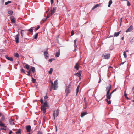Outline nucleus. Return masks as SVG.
<instances>
[{
  "label": "nucleus",
  "mask_w": 134,
  "mask_h": 134,
  "mask_svg": "<svg viewBox=\"0 0 134 134\" xmlns=\"http://www.w3.org/2000/svg\"><path fill=\"white\" fill-rule=\"evenodd\" d=\"M111 88V85L110 84H108L106 88V91H107L106 93V98L110 99L111 98V96L112 94L114 92L113 91L109 94Z\"/></svg>",
  "instance_id": "f257e3e1"
},
{
  "label": "nucleus",
  "mask_w": 134,
  "mask_h": 134,
  "mask_svg": "<svg viewBox=\"0 0 134 134\" xmlns=\"http://www.w3.org/2000/svg\"><path fill=\"white\" fill-rule=\"evenodd\" d=\"M57 80H55L53 83L52 81H50V83L51 84L50 85V90L51 91L52 89L53 88L54 90H55L58 87V83L57 82Z\"/></svg>",
  "instance_id": "f03ea898"
},
{
  "label": "nucleus",
  "mask_w": 134,
  "mask_h": 134,
  "mask_svg": "<svg viewBox=\"0 0 134 134\" xmlns=\"http://www.w3.org/2000/svg\"><path fill=\"white\" fill-rule=\"evenodd\" d=\"M71 85L70 84H69L68 86L66 87L65 89V92L66 93V96H67L69 93H70L71 92Z\"/></svg>",
  "instance_id": "7ed1b4c3"
},
{
  "label": "nucleus",
  "mask_w": 134,
  "mask_h": 134,
  "mask_svg": "<svg viewBox=\"0 0 134 134\" xmlns=\"http://www.w3.org/2000/svg\"><path fill=\"white\" fill-rule=\"evenodd\" d=\"M102 57H104L105 59H108L110 57V55L109 54L105 53L103 54Z\"/></svg>",
  "instance_id": "20e7f679"
},
{
  "label": "nucleus",
  "mask_w": 134,
  "mask_h": 134,
  "mask_svg": "<svg viewBox=\"0 0 134 134\" xmlns=\"http://www.w3.org/2000/svg\"><path fill=\"white\" fill-rule=\"evenodd\" d=\"M82 71L81 70L79 71L77 73L75 74L74 75L76 76H78L79 79H81V73H82Z\"/></svg>",
  "instance_id": "39448f33"
},
{
  "label": "nucleus",
  "mask_w": 134,
  "mask_h": 134,
  "mask_svg": "<svg viewBox=\"0 0 134 134\" xmlns=\"http://www.w3.org/2000/svg\"><path fill=\"white\" fill-rule=\"evenodd\" d=\"M59 114V110L58 109H57L56 111H54L53 113V116L54 118L55 119V116L57 117Z\"/></svg>",
  "instance_id": "423d86ee"
},
{
  "label": "nucleus",
  "mask_w": 134,
  "mask_h": 134,
  "mask_svg": "<svg viewBox=\"0 0 134 134\" xmlns=\"http://www.w3.org/2000/svg\"><path fill=\"white\" fill-rule=\"evenodd\" d=\"M133 29V26L132 25H131L130 27L126 30V32L127 33L131 32L132 30Z\"/></svg>",
  "instance_id": "0eeeda50"
},
{
  "label": "nucleus",
  "mask_w": 134,
  "mask_h": 134,
  "mask_svg": "<svg viewBox=\"0 0 134 134\" xmlns=\"http://www.w3.org/2000/svg\"><path fill=\"white\" fill-rule=\"evenodd\" d=\"M56 7L53 8L51 10V15H52L54 13L55 11L56 10Z\"/></svg>",
  "instance_id": "6e6552de"
},
{
  "label": "nucleus",
  "mask_w": 134,
  "mask_h": 134,
  "mask_svg": "<svg viewBox=\"0 0 134 134\" xmlns=\"http://www.w3.org/2000/svg\"><path fill=\"white\" fill-rule=\"evenodd\" d=\"M41 111L43 112L44 113H45L46 112V108L45 107H44L41 106Z\"/></svg>",
  "instance_id": "1a4fd4ad"
},
{
  "label": "nucleus",
  "mask_w": 134,
  "mask_h": 134,
  "mask_svg": "<svg viewBox=\"0 0 134 134\" xmlns=\"http://www.w3.org/2000/svg\"><path fill=\"white\" fill-rule=\"evenodd\" d=\"M19 34H18L16 35V37L15 38V40L17 43H19Z\"/></svg>",
  "instance_id": "9d476101"
},
{
  "label": "nucleus",
  "mask_w": 134,
  "mask_h": 134,
  "mask_svg": "<svg viewBox=\"0 0 134 134\" xmlns=\"http://www.w3.org/2000/svg\"><path fill=\"white\" fill-rule=\"evenodd\" d=\"M9 122L10 124L11 125L15 124V123L14 122V120L12 118L9 119Z\"/></svg>",
  "instance_id": "9b49d317"
},
{
  "label": "nucleus",
  "mask_w": 134,
  "mask_h": 134,
  "mask_svg": "<svg viewBox=\"0 0 134 134\" xmlns=\"http://www.w3.org/2000/svg\"><path fill=\"white\" fill-rule=\"evenodd\" d=\"M5 57L6 58L8 59V60L12 61H13V58L11 57H9L7 55H6L5 56Z\"/></svg>",
  "instance_id": "f8f14e48"
},
{
  "label": "nucleus",
  "mask_w": 134,
  "mask_h": 134,
  "mask_svg": "<svg viewBox=\"0 0 134 134\" xmlns=\"http://www.w3.org/2000/svg\"><path fill=\"white\" fill-rule=\"evenodd\" d=\"M26 129L27 132H30L31 129V126L30 125H28L26 126Z\"/></svg>",
  "instance_id": "ddd939ff"
},
{
  "label": "nucleus",
  "mask_w": 134,
  "mask_h": 134,
  "mask_svg": "<svg viewBox=\"0 0 134 134\" xmlns=\"http://www.w3.org/2000/svg\"><path fill=\"white\" fill-rule=\"evenodd\" d=\"M79 66H80L78 63H77L74 66V68L76 69L77 70H79Z\"/></svg>",
  "instance_id": "4468645a"
},
{
  "label": "nucleus",
  "mask_w": 134,
  "mask_h": 134,
  "mask_svg": "<svg viewBox=\"0 0 134 134\" xmlns=\"http://www.w3.org/2000/svg\"><path fill=\"white\" fill-rule=\"evenodd\" d=\"M10 18L11 19V21L13 23H15L16 21V19L13 16H12L10 17Z\"/></svg>",
  "instance_id": "2eb2a0df"
},
{
  "label": "nucleus",
  "mask_w": 134,
  "mask_h": 134,
  "mask_svg": "<svg viewBox=\"0 0 134 134\" xmlns=\"http://www.w3.org/2000/svg\"><path fill=\"white\" fill-rule=\"evenodd\" d=\"M42 106L45 107H48V105L47 104V102L46 101H45L43 105Z\"/></svg>",
  "instance_id": "dca6fc26"
},
{
  "label": "nucleus",
  "mask_w": 134,
  "mask_h": 134,
  "mask_svg": "<svg viewBox=\"0 0 134 134\" xmlns=\"http://www.w3.org/2000/svg\"><path fill=\"white\" fill-rule=\"evenodd\" d=\"M13 13V11L12 10H10V9H9L8 10V13L9 16L12 15Z\"/></svg>",
  "instance_id": "f3484780"
},
{
  "label": "nucleus",
  "mask_w": 134,
  "mask_h": 134,
  "mask_svg": "<svg viewBox=\"0 0 134 134\" xmlns=\"http://www.w3.org/2000/svg\"><path fill=\"white\" fill-rule=\"evenodd\" d=\"M60 49H59L58 50V52H57L55 54V56L58 57L60 55Z\"/></svg>",
  "instance_id": "a211bd4d"
},
{
  "label": "nucleus",
  "mask_w": 134,
  "mask_h": 134,
  "mask_svg": "<svg viewBox=\"0 0 134 134\" xmlns=\"http://www.w3.org/2000/svg\"><path fill=\"white\" fill-rule=\"evenodd\" d=\"M44 55L46 57H48V52L47 51H44Z\"/></svg>",
  "instance_id": "6ab92c4d"
},
{
  "label": "nucleus",
  "mask_w": 134,
  "mask_h": 134,
  "mask_svg": "<svg viewBox=\"0 0 134 134\" xmlns=\"http://www.w3.org/2000/svg\"><path fill=\"white\" fill-rule=\"evenodd\" d=\"M120 31H119L118 32H115L114 34V37H117L118 36L119 34L120 33Z\"/></svg>",
  "instance_id": "aec40b11"
},
{
  "label": "nucleus",
  "mask_w": 134,
  "mask_h": 134,
  "mask_svg": "<svg viewBox=\"0 0 134 134\" xmlns=\"http://www.w3.org/2000/svg\"><path fill=\"white\" fill-rule=\"evenodd\" d=\"M77 40V39H76L75 40H74V47L75 48H76V47H77V46L76 45V42Z\"/></svg>",
  "instance_id": "412c9836"
},
{
  "label": "nucleus",
  "mask_w": 134,
  "mask_h": 134,
  "mask_svg": "<svg viewBox=\"0 0 134 134\" xmlns=\"http://www.w3.org/2000/svg\"><path fill=\"white\" fill-rule=\"evenodd\" d=\"M5 119V118L4 115H2L0 119V121H3Z\"/></svg>",
  "instance_id": "4be33fe9"
},
{
  "label": "nucleus",
  "mask_w": 134,
  "mask_h": 134,
  "mask_svg": "<svg viewBox=\"0 0 134 134\" xmlns=\"http://www.w3.org/2000/svg\"><path fill=\"white\" fill-rule=\"evenodd\" d=\"M2 121H0V126H3L4 127H6V126H4V124L2 122Z\"/></svg>",
  "instance_id": "5701e85b"
},
{
  "label": "nucleus",
  "mask_w": 134,
  "mask_h": 134,
  "mask_svg": "<svg viewBox=\"0 0 134 134\" xmlns=\"http://www.w3.org/2000/svg\"><path fill=\"white\" fill-rule=\"evenodd\" d=\"M87 114L86 112H82L81 114V117H83L84 115H85Z\"/></svg>",
  "instance_id": "b1692460"
},
{
  "label": "nucleus",
  "mask_w": 134,
  "mask_h": 134,
  "mask_svg": "<svg viewBox=\"0 0 134 134\" xmlns=\"http://www.w3.org/2000/svg\"><path fill=\"white\" fill-rule=\"evenodd\" d=\"M21 129H19L16 132V134H20L21 133Z\"/></svg>",
  "instance_id": "393cba45"
},
{
  "label": "nucleus",
  "mask_w": 134,
  "mask_h": 134,
  "mask_svg": "<svg viewBox=\"0 0 134 134\" xmlns=\"http://www.w3.org/2000/svg\"><path fill=\"white\" fill-rule=\"evenodd\" d=\"M109 100L107 98L106 99H105V101H106V102L109 104H110L111 103V102L110 100Z\"/></svg>",
  "instance_id": "a878e982"
},
{
  "label": "nucleus",
  "mask_w": 134,
  "mask_h": 134,
  "mask_svg": "<svg viewBox=\"0 0 134 134\" xmlns=\"http://www.w3.org/2000/svg\"><path fill=\"white\" fill-rule=\"evenodd\" d=\"M112 0H110L109 1V3H108V7H110V6L112 4Z\"/></svg>",
  "instance_id": "bb28decb"
},
{
  "label": "nucleus",
  "mask_w": 134,
  "mask_h": 134,
  "mask_svg": "<svg viewBox=\"0 0 134 134\" xmlns=\"http://www.w3.org/2000/svg\"><path fill=\"white\" fill-rule=\"evenodd\" d=\"M31 70L33 73H34L35 71V68L34 67H32Z\"/></svg>",
  "instance_id": "cd10ccee"
},
{
  "label": "nucleus",
  "mask_w": 134,
  "mask_h": 134,
  "mask_svg": "<svg viewBox=\"0 0 134 134\" xmlns=\"http://www.w3.org/2000/svg\"><path fill=\"white\" fill-rule=\"evenodd\" d=\"M38 35V33H37L34 35V38L36 39L37 38V36Z\"/></svg>",
  "instance_id": "c85d7f7f"
},
{
  "label": "nucleus",
  "mask_w": 134,
  "mask_h": 134,
  "mask_svg": "<svg viewBox=\"0 0 134 134\" xmlns=\"http://www.w3.org/2000/svg\"><path fill=\"white\" fill-rule=\"evenodd\" d=\"M99 6V4H97L95 5L92 9V10H93L94 9L97 8V7Z\"/></svg>",
  "instance_id": "c756f323"
},
{
  "label": "nucleus",
  "mask_w": 134,
  "mask_h": 134,
  "mask_svg": "<svg viewBox=\"0 0 134 134\" xmlns=\"http://www.w3.org/2000/svg\"><path fill=\"white\" fill-rule=\"evenodd\" d=\"M53 69L52 68H51L50 69V70L48 72L50 74H51L53 72Z\"/></svg>",
  "instance_id": "7c9ffc66"
},
{
  "label": "nucleus",
  "mask_w": 134,
  "mask_h": 134,
  "mask_svg": "<svg viewBox=\"0 0 134 134\" xmlns=\"http://www.w3.org/2000/svg\"><path fill=\"white\" fill-rule=\"evenodd\" d=\"M25 68L29 70V65L27 64H26L25 66Z\"/></svg>",
  "instance_id": "2f4dec72"
},
{
  "label": "nucleus",
  "mask_w": 134,
  "mask_h": 134,
  "mask_svg": "<svg viewBox=\"0 0 134 134\" xmlns=\"http://www.w3.org/2000/svg\"><path fill=\"white\" fill-rule=\"evenodd\" d=\"M11 3V1H8L7 2H5V4L7 5L9 3Z\"/></svg>",
  "instance_id": "473e14b6"
},
{
  "label": "nucleus",
  "mask_w": 134,
  "mask_h": 134,
  "mask_svg": "<svg viewBox=\"0 0 134 134\" xmlns=\"http://www.w3.org/2000/svg\"><path fill=\"white\" fill-rule=\"evenodd\" d=\"M126 91H125V92H124V96L127 99H129V98H128V97H127V94L126 93Z\"/></svg>",
  "instance_id": "72a5a7b5"
},
{
  "label": "nucleus",
  "mask_w": 134,
  "mask_h": 134,
  "mask_svg": "<svg viewBox=\"0 0 134 134\" xmlns=\"http://www.w3.org/2000/svg\"><path fill=\"white\" fill-rule=\"evenodd\" d=\"M123 55L125 58H126L127 57V55L125 52H124Z\"/></svg>",
  "instance_id": "f704fd0d"
},
{
  "label": "nucleus",
  "mask_w": 134,
  "mask_h": 134,
  "mask_svg": "<svg viewBox=\"0 0 134 134\" xmlns=\"http://www.w3.org/2000/svg\"><path fill=\"white\" fill-rule=\"evenodd\" d=\"M29 32H33V29H32V28H31L28 30Z\"/></svg>",
  "instance_id": "c9c22d12"
},
{
  "label": "nucleus",
  "mask_w": 134,
  "mask_h": 134,
  "mask_svg": "<svg viewBox=\"0 0 134 134\" xmlns=\"http://www.w3.org/2000/svg\"><path fill=\"white\" fill-rule=\"evenodd\" d=\"M21 72L25 73V71L24 69H21Z\"/></svg>",
  "instance_id": "e433bc0d"
},
{
  "label": "nucleus",
  "mask_w": 134,
  "mask_h": 134,
  "mask_svg": "<svg viewBox=\"0 0 134 134\" xmlns=\"http://www.w3.org/2000/svg\"><path fill=\"white\" fill-rule=\"evenodd\" d=\"M36 80L35 79L32 78V81L33 83H35L36 82Z\"/></svg>",
  "instance_id": "4c0bfd02"
},
{
  "label": "nucleus",
  "mask_w": 134,
  "mask_h": 134,
  "mask_svg": "<svg viewBox=\"0 0 134 134\" xmlns=\"http://www.w3.org/2000/svg\"><path fill=\"white\" fill-rule=\"evenodd\" d=\"M79 86H78L77 87V89H76V94H77L78 92H79Z\"/></svg>",
  "instance_id": "58836bf2"
},
{
  "label": "nucleus",
  "mask_w": 134,
  "mask_h": 134,
  "mask_svg": "<svg viewBox=\"0 0 134 134\" xmlns=\"http://www.w3.org/2000/svg\"><path fill=\"white\" fill-rule=\"evenodd\" d=\"M14 56L18 58L19 56V55L18 53H16L15 54Z\"/></svg>",
  "instance_id": "ea45409f"
},
{
  "label": "nucleus",
  "mask_w": 134,
  "mask_h": 134,
  "mask_svg": "<svg viewBox=\"0 0 134 134\" xmlns=\"http://www.w3.org/2000/svg\"><path fill=\"white\" fill-rule=\"evenodd\" d=\"M24 30H21V36L22 37L23 36V34H24L23 33H24Z\"/></svg>",
  "instance_id": "a19ab883"
},
{
  "label": "nucleus",
  "mask_w": 134,
  "mask_h": 134,
  "mask_svg": "<svg viewBox=\"0 0 134 134\" xmlns=\"http://www.w3.org/2000/svg\"><path fill=\"white\" fill-rule=\"evenodd\" d=\"M27 72L28 73V74H27V75L28 76H30V70L29 71H27Z\"/></svg>",
  "instance_id": "79ce46f5"
},
{
  "label": "nucleus",
  "mask_w": 134,
  "mask_h": 134,
  "mask_svg": "<svg viewBox=\"0 0 134 134\" xmlns=\"http://www.w3.org/2000/svg\"><path fill=\"white\" fill-rule=\"evenodd\" d=\"M54 59L53 58L49 60V62H51L52 61L54 60Z\"/></svg>",
  "instance_id": "37998d69"
},
{
  "label": "nucleus",
  "mask_w": 134,
  "mask_h": 134,
  "mask_svg": "<svg viewBox=\"0 0 134 134\" xmlns=\"http://www.w3.org/2000/svg\"><path fill=\"white\" fill-rule=\"evenodd\" d=\"M127 5L128 6H130V4L129 1H127Z\"/></svg>",
  "instance_id": "c03bdc74"
},
{
  "label": "nucleus",
  "mask_w": 134,
  "mask_h": 134,
  "mask_svg": "<svg viewBox=\"0 0 134 134\" xmlns=\"http://www.w3.org/2000/svg\"><path fill=\"white\" fill-rule=\"evenodd\" d=\"M50 17V14L49 13H48L47 14V17H46L47 19L49 18Z\"/></svg>",
  "instance_id": "a18cd8bd"
},
{
  "label": "nucleus",
  "mask_w": 134,
  "mask_h": 134,
  "mask_svg": "<svg viewBox=\"0 0 134 134\" xmlns=\"http://www.w3.org/2000/svg\"><path fill=\"white\" fill-rule=\"evenodd\" d=\"M47 19V18H44L42 19V21H43V23H44V22Z\"/></svg>",
  "instance_id": "49530a36"
},
{
  "label": "nucleus",
  "mask_w": 134,
  "mask_h": 134,
  "mask_svg": "<svg viewBox=\"0 0 134 134\" xmlns=\"http://www.w3.org/2000/svg\"><path fill=\"white\" fill-rule=\"evenodd\" d=\"M74 34V31L73 30H72L71 32V36H72Z\"/></svg>",
  "instance_id": "de8ad7c7"
},
{
  "label": "nucleus",
  "mask_w": 134,
  "mask_h": 134,
  "mask_svg": "<svg viewBox=\"0 0 134 134\" xmlns=\"http://www.w3.org/2000/svg\"><path fill=\"white\" fill-rule=\"evenodd\" d=\"M5 128L6 127H4V128H1V130H4L6 131V129H5Z\"/></svg>",
  "instance_id": "09e8293b"
},
{
  "label": "nucleus",
  "mask_w": 134,
  "mask_h": 134,
  "mask_svg": "<svg viewBox=\"0 0 134 134\" xmlns=\"http://www.w3.org/2000/svg\"><path fill=\"white\" fill-rule=\"evenodd\" d=\"M41 103V104L43 103V100L42 99H41L40 100Z\"/></svg>",
  "instance_id": "8fccbe9b"
},
{
  "label": "nucleus",
  "mask_w": 134,
  "mask_h": 134,
  "mask_svg": "<svg viewBox=\"0 0 134 134\" xmlns=\"http://www.w3.org/2000/svg\"><path fill=\"white\" fill-rule=\"evenodd\" d=\"M40 26L39 25L37 27V28H35V29L36 30H37L38 29H39L40 28Z\"/></svg>",
  "instance_id": "3c124183"
},
{
  "label": "nucleus",
  "mask_w": 134,
  "mask_h": 134,
  "mask_svg": "<svg viewBox=\"0 0 134 134\" xmlns=\"http://www.w3.org/2000/svg\"><path fill=\"white\" fill-rule=\"evenodd\" d=\"M38 134H42V133L41 131H39L38 132Z\"/></svg>",
  "instance_id": "603ef678"
},
{
  "label": "nucleus",
  "mask_w": 134,
  "mask_h": 134,
  "mask_svg": "<svg viewBox=\"0 0 134 134\" xmlns=\"http://www.w3.org/2000/svg\"><path fill=\"white\" fill-rule=\"evenodd\" d=\"M85 99H86V98H84V100H85V104L86 105L87 104V102H86V100H85Z\"/></svg>",
  "instance_id": "864d4df0"
},
{
  "label": "nucleus",
  "mask_w": 134,
  "mask_h": 134,
  "mask_svg": "<svg viewBox=\"0 0 134 134\" xmlns=\"http://www.w3.org/2000/svg\"><path fill=\"white\" fill-rule=\"evenodd\" d=\"M53 0H51V4H52L53 3Z\"/></svg>",
  "instance_id": "5fc2aeb1"
},
{
  "label": "nucleus",
  "mask_w": 134,
  "mask_h": 134,
  "mask_svg": "<svg viewBox=\"0 0 134 134\" xmlns=\"http://www.w3.org/2000/svg\"><path fill=\"white\" fill-rule=\"evenodd\" d=\"M48 98V97L47 96H46L44 97V98L45 99H46Z\"/></svg>",
  "instance_id": "6e6d98bb"
},
{
  "label": "nucleus",
  "mask_w": 134,
  "mask_h": 134,
  "mask_svg": "<svg viewBox=\"0 0 134 134\" xmlns=\"http://www.w3.org/2000/svg\"><path fill=\"white\" fill-rule=\"evenodd\" d=\"M12 131L11 130L9 132V134H11L12 133Z\"/></svg>",
  "instance_id": "4d7b16f0"
},
{
  "label": "nucleus",
  "mask_w": 134,
  "mask_h": 134,
  "mask_svg": "<svg viewBox=\"0 0 134 134\" xmlns=\"http://www.w3.org/2000/svg\"><path fill=\"white\" fill-rule=\"evenodd\" d=\"M125 62H122L121 64H120V65H123V64Z\"/></svg>",
  "instance_id": "13d9d810"
},
{
  "label": "nucleus",
  "mask_w": 134,
  "mask_h": 134,
  "mask_svg": "<svg viewBox=\"0 0 134 134\" xmlns=\"http://www.w3.org/2000/svg\"><path fill=\"white\" fill-rule=\"evenodd\" d=\"M116 88L115 89H114V90H113V92H114L116 91Z\"/></svg>",
  "instance_id": "bf43d9fd"
},
{
  "label": "nucleus",
  "mask_w": 134,
  "mask_h": 134,
  "mask_svg": "<svg viewBox=\"0 0 134 134\" xmlns=\"http://www.w3.org/2000/svg\"><path fill=\"white\" fill-rule=\"evenodd\" d=\"M101 81V79L100 78L99 79V82H98L99 83H100V82Z\"/></svg>",
  "instance_id": "052dcab7"
},
{
  "label": "nucleus",
  "mask_w": 134,
  "mask_h": 134,
  "mask_svg": "<svg viewBox=\"0 0 134 134\" xmlns=\"http://www.w3.org/2000/svg\"><path fill=\"white\" fill-rule=\"evenodd\" d=\"M122 18H121L120 19V21H121V22L122 21Z\"/></svg>",
  "instance_id": "680f3d73"
},
{
  "label": "nucleus",
  "mask_w": 134,
  "mask_h": 134,
  "mask_svg": "<svg viewBox=\"0 0 134 134\" xmlns=\"http://www.w3.org/2000/svg\"><path fill=\"white\" fill-rule=\"evenodd\" d=\"M132 90L133 91L134 90V87L133 88Z\"/></svg>",
  "instance_id": "e2e57ef3"
},
{
  "label": "nucleus",
  "mask_w": 134,
  "mask_h": 134,
  "mask_svg": "<svg viewBox=\"0 0 134 134\" xmlns=\"http://www.w3.org/2000/svg\"><path fill=\"white\" fill-rule=\"evenodd\" d=\"M128 51H129L128 50H126V52H128Z\"/></svg>",
  "instance_id": "0e129e2a"
},
{
  "label": "nucleus",
  "mask_w": 134,
  "mask_h": 134,
  "mask_svg": "<svg viewBox=\"0 0 134 134\" xmlns=\"http://www.w3.org/2000/svg\"><path fill=\"white\" fill-rule=\"evenodd\" d=\"M124 37H122V40H123V39H124Z\"/></svg>",
  "instance_id": "69168bd1"
},
{
  "label": "nucleus",
  "mask_w": 134,
  "mask_h": 134,
  "mask_svg": "<svg viewBox=\"0 0 134 134\" xmlns=\"http://www.w3.org/2000/svg\"><path fill=\"white\" fill-rule=\"evenodd\" d=\"M0 116H1L2 115V114H1V113H0Z\"/></svg>",
  "instance_id": "338daca9"
},
{
  "label": "nucleus",
  "mask_w": 134,
  "mask_h": 134,
  "mask_svg": "<svg viewBox=\"0 0 134 134\" xmlns=\"http://www.w3.org/2000/svg\"><path fill=\"white\" fill-rule=\"evenodd\" d=\"M85 108V109H86V107H85V108Z\"/></svg>",
  "instance_id": "774afa93"
}]
</instances>
